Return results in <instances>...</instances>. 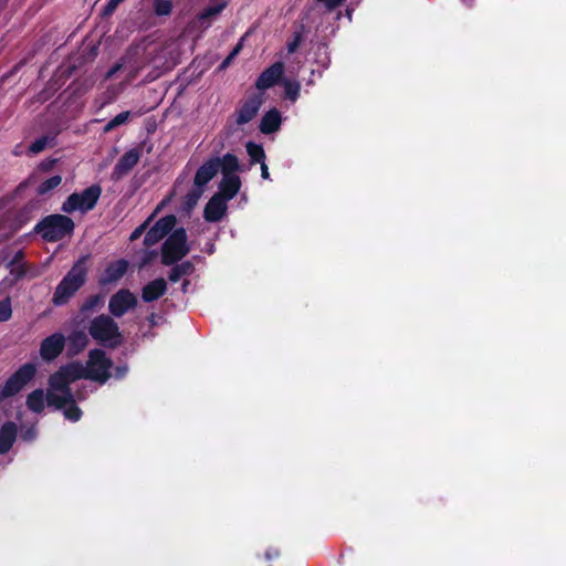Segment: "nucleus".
I'll list each match as a JSON object with an SVG mask.
<instances>
[{
	"instance_id": "nucleus-1",
	"label": "nucleus",
	"mask_w": 566,
	"mask_h": 566,
	"mask_svg": "<svg viewBox=\"0 0 566 566\" xmlns=\"http://www.w3.org/2000/svg\"><path fill=\"white\" fill-rule=\"evenodd\" d=\"M112 361L101 349L90 352L86 366L80 363H71L61 367L49 380V400L57 408L64 409V417L71 421H77L82 411L75 405L70 385L80 379L88 378L104 384L111 377Z\"/></svg>"
},
{
	"instance_id": "nucleus-2",
	"label": "nucleus",
	"mask_w": 566,
	"mask_h": 566,
	"mask_svg": "<svg viewBox=\"0 0 566 566\" xmlns=\"http://www.w3.org/2000/svg\"><path fill=\"white\" fill-rule=\"evenodd\" d=\"M87 269L85 265V258H82L73 265L56 286L52 298L53 304L56 306L66 304L84 284Z\"/></svg>"
},
{
	"instance_id": "nucleus-3",
	"label": "nucleus",
	"mask_w": 566,
	"mask_h": 566,
	"mask_svg": "<svg viewBox=\"0 0 566 566\" xmlns=\"http://www.w3.org/2000/svg\"><path fill=\"white\" fill-rule=\"evenodd\" d=\"M74 229V222L64 214H51L36 224L35 231L42 234L46 241L53 242L71 234Z\"/></svg>"
},
{
	"instance_id": "nucleus-4",
	"label": "nucleus",
	"mask_w": 566,
	"mask_h": 566,
	"mask_svg": "<svg viewBox=\"0 0 566 566\" xmlns=\"http://www.w3.org/2000/svg\"><path fill=\"white\" fill-rule=\"evenodd\" d=\"M91 336L101 344L116 346L122 340L117 324L107 315L94 318L90 325Z\"/></svg>"
},
{
	"instance_id": "nucleus-5",
	"label": "nucleus",
	"mask_w": 566,
	"mask_h": 566,
	"mask_svg": "<svg viewBox=\"0 0 566 566\" xmlns=\"http://www.w3.org/2000/svg\"><path fill=\"white\" fill-rule=\"evenodd\" d=\"M35 373L34 364L22 365L3 385H0V401L20 392L33 379Z\"/></svg>"
},
{
	"instance_id": "nucleus-6",
	"label": "nucleus",
	"mask_w": 566,
	"mask_h": 566,
	"mask_svg": "<svg viewBox=\"0 0 566 566\" xmlns=\"http://www.w3.org/2000/svg\"><path fill=\"white\" fill-rule=\"evenodd\" d=\"M101 192L102 190L98 186H92L82 192L72 193L62 205V211L66 213H72L74 211L86 212L94 208Z\"/></svg>"
},
{
	"instance_id": "nucleus-7",
	"label": "nucleus",
	"mask_w": 566,
	"mask_h": 566,
	"mask_svg": "<svg viewBox=\"0 0 566 566\" xmlns=\"http://www.w3.org/2000/svg\"><path fill=\"white\" fill-rule=\"evenodd\" d=\"M189 251L187 234L184 229L175 230L163 247V262L172 264L184 258Z\"/></svg>"
},
{
	"instance_id": "nucleus-8",
	"label": "nucleus",
	"mask_w": 566,
	"mask_h": 566,
	"mask_svg": "<svg viewBox=\"0 0 566 566\" xmlns=\"http://www.w3.org/2000/svg\"><path fill=\"white\" fill-rule=\"evenodd\" d=\"M227 7L226 0H217L210 3L206 9H203L197 18L192 21L191 28L200 31L207 30L213 21L219 17V14Z\"/></svg>"
},
{
	"instance_id": "nucleus-9",
	"label": "nucleus",
	"mask_w": 566,
	"mask_h": 566,
	"mask_svg": "<svg viewBox=\"0 0 566 566\" xmlns=\"http://www.w3.org/2000/svg\"><path fill=\"white\" fill-rule=\"evenodd\" d=\"M137 303L136 296L128 290H120L109 300V311L114 316L120 317Z\"/></svg>"
},
{
	"instance_id": "nucleus-10",
	"label": "nucleus",
	"mask_w": 566,
	"mask_h": 566,
	"mask_svg": "<svg viewBox=\"0 0 566 566\" xmlns=\"http://www.w3.org/2000/svg\"><path fill=\"white\" fill-rule=\"evenodd\" d=\"M64 345L65 337L61 333H55L44 338L40 346L42 359L46 361L55 359L62 353Z\"/></svg>"
},
{
	"instance_id": "nucleus-11",
	"label": "nucleus",
	"mask_w": 566,
	"mask_h": 566,
	"mask_svg": "<svg viewBox=\"0 0 566 566\" xmlns=\"http://www.w3.org/2000/svg\"><path fill=\"white\" fill-rule=\"evenodd\" d=\"M175 216H167L161 218L146 233L145 243L147 245L157 243L175 227Z\"/></svg>"
},
{
	"instance_id": "nucleus-12",
	"label": "nucleus",
	"mask_w": 566,
	"mask_h": 566,
	"mask_svg": "<svg viewBox=\"0 0 566 566\" xmlns=\"http://www.w3.org/2000/svg\"><path fill=\"white\" fill-rule=\"evenodd\" d=\"M140 154L137 149H130L126 151L115 165L112 179L119 180L126 176L139 161Z\"/></svg>"
},
{
	"instance_id": "nucleus-13",
	"label": "nucleus",
	"mask_w": 566,
	"mask_h": 566,
	"mask_svg": "<svg viewBox=\"0 0 566 566\" xmlns=\"http://www.w3.org/2000/svg\"><path fill=\"white\" fill-rule=\"evenodd\" d=\"M23 274V270L14 259L7 264L0 262V292L11 286Z\"/></svg>"
},
{
	"instance_id": "nucleus-14",
	"label": "nucleus",
	"mask_w": 566,
	"mask_h": 566,
	"mask_svg": "<svg viewBox=\"0 0 566 566\" xmlns=\"http://www.w3.org/2000/svg\"><path fill=\"white\" fill-rule=\"evenodd\" d=\"M261 105L262 99L260 96H253L245 101L237 112V124L244 125L251 122L256 116Z\"/></svg>"
},
{
	"instance_id": "nucleus-15",
	"label": "nucleus",
	"mask_w": 566,
	"mask_h": 566,
	"mask_svg": "<svg viewBox=\"0 0 566 566\" xmlns=\"http://www.w3.org/2000/svg\"><path fill=\"white\" fill-rule=\"evenodd\" d=\"M227 211V200L220 195H214L206 205L205 219L209 222L219 221Z\"/></svg>"
},
{
	"instance_id": "nucleus-16",
	"label": "nucleus",
	"mask_w": 566,
	"mask_h": 566,
	"mask_svg": "<svg viewBox=\"0 0 566 566\" xmlns=\"http://www.w3.org/2000/svg\"><path fill=\"white\" fill-rule=\"evenodd\" d=\"M220 168L219 158H211L199 167L195 176V185L205 187L218 172Z\"/></svg>"
},
{
	"instance_id": "nucleus-17",
	"label": "nucleus",
	"mask_w": 566,
	"mask_h": 566,
	"mask_svg": "<svg viewBox=\"0 0 566 566\" xmlns=\"http://www.w3.org/2000/svg\"><path fill=\"white\" fill-rule=\"evenodd\" d=\"M284 66L282 63H274L272 66L266 69L258 78L256 87L259 90H265L273 86L276 81L282 76Z\"/></svg>"
},
{
	"instance_id": "nucleus-18",
	"label": "nucleus",
	"mask_w": 566,
	"mask_h": 566,
	"mask_svg": "<svg viewBox=\"0 0 566 566\" xmlns=\"http://www.w3.org/2000/svg\"><path fill=\"white\" fill-rule=\"evenodd\" d=\"M241 180L238 175H226L222 176V180L219 186V192L224 200H231L240 190Z\"/></svg>"
},
{
	"instance_id": "nucleus-19",
	"label": "nucleus",
	"mask_w": 566,
	"mask_h": 566,
	"mask_svg": "<svg viewBox=\"0 0 566 566\" xmlns=\"http://www.w3.org/2000/svg\"><path fill=\"white\" fill-rule=\"evenodd\" d=\"M46 401L49 405L53 406V403H51L49 400V394L45 397L44 391L42 389H35L32 392H30L27 397L28 408L36 413L43 411ZM54 407L59 409L55 405ZM61 409L64 411L63 408Z\"/></svg>"
},
{
	"instance_id": "nucleus-20",
	"label": "nucleus",
	"mask_w": 566,
	"mask_h": 566,
	"mask_svg": "<svg viewBox=\"0 0 566 566\" xmlns=\"http://www.w3.org/2000/svg\"><path fill=\"white\" fill-rule=\"evenodd\" d=\"M127 262L124 260H118L112 264H109L102 275L103 283H113L118 281L127 271Z\"/></svg>"
},
{
	"instance_id": "nucleus-21",
	"label": "nucleus",
	"mask_w": 566,
	"mask_h": 566,
	"mask_svg": "<svg viewBox=\"0 0 566 566\" xmlns=\"http://www.w3.org/2000/svg\"><path fill=\"white\" fill-rule=\"evenodd\" d=\"M167 289L166 281L164 279H157L148 283L143 289V300L145 302H153L160 297Z\"/></svg>"
},
{
	"instance_id": "nucleus-22",
	"label": "nucleus",
	"mask_w": 566,
	"mask_h": 566,
	"mask_svg": "<svg viewBox=\"0 0 566 566\" xmlns=\"http://www.w3.org/2000/svg\"><path fill=\"white\" fill-rule=\"evenodd\" d=\"M17 437V426L7 422L0 429V454L6 453L13 444Z\"/></svg>"
},
{
	"instance_id": "nucleus-23",
	"label": "nucleus",
	"mask_w": 566,
	"mask_h": 566,
	"mask_svg": "<svg viewBox=\"0 0 566 566\" xmlns=\"http://www.w3.org/2000/svg\"><path fill=\"white\" fill-rule=\"evenodd\" d=\"M281 125V114L276 109H271L261 119L260 129L264 134H271L279 129Z\"/></svg>"
},
{
	"instance_id": "nucleus-24",
	"label": "nucleus",
	"mask_w": 566,
	"mask_h": 566,
	"mask_svg": "<svg viewBox=\"0 0 566 566\" xmlns=\"http://www.w3.org/2000/svg\"><path fill=\"white\" fill-rule=\"evenodd\" d=\"M88 343L87 336L84 332H74L69 337L70 350L73 354H77L84 347H86Z\"/></svg>"
},
{
	"instance_id": "nucleus-25",
	"label": "nucleus",
	"mask_w": 566,
	"mask_h": 566,
	"mask_svg": "<svg viewBox=\"0 0 566 566\" xmlns=\"http://www.w3.org/2000/svg\"><path fill=\"white\" fill-rule=\"evenodd\" d=\"M222 176L235 175L234 172L239 169V163L235 156L231 154L224 155L219 159Z\"/></svg>"
},
{
	"instance_id": "nucleus-26",
	"label": "nucleus",
	"mask_w": 566,
	"mask_h": 566,
	"mask_svg": "<svg viewBox=\"0 0 566 566\" xmlns=\"http://www.w3.org/2000/svg\"><path fill=\"white\" fill-rule=\"evenodd\" d=\"M62 182V177L60 175L52 176L43 181L36 188V192L41 196L48 195L50 191L57 188Z\"/></svg>"
},
{
	"instance_id": "nucleus-27",
	"label": "nucleus",
	"mask_w": 566,
	"mask_h": 566,
	"mask_svg": "<svg viewBox=\"0 0 566 566\" xmlns=\"http://www.w3.org/2000/svg\"><path fill=\"white\" fill-rule=\"evenodd\" d=\"M203 191L205 189L202 187L195 185V187L187 193L184 205L188 211L197 205Z\"/></svg>"
},
{
	"instance_id": "nucleus-28",
	"label": "nucleus",
	"mask_w": 566,
	"mask_h": 566,
	"mask_svg": "<svg viewBox=\"0 0 566 566\" xmlns=\"http://www.w3.org/2000/svg\"><path fill=\"white\" fill-rule=\"evenodd\" d=\"M192 271V265L188 262L186 263H182L180 265H177L175 266L170 274H169V280L171 282H177L179 281L184 275H188L189 273H191Z\"/></svg>"
},
{
	"instance_id": "nucleus-29",
	"label": "nucleus",
	"mask_w": 566,
	"mask_h": 566,
	"mask_svg": "<svg viewBox=\"0 0 566 566\" xmlns=\"http://www.w3.org/2000/svg\"><path fill=\"white\" fill-rule=\"evenodd\" d=\"M247 151L254 163H263L265 158V154L263 148L260 145L248 143Z\"/></svg>"
},
{
	"instance_id": "nucleus-30",
	"label": "nucleus",
	"mask_w": 566,
	"mask_h": 566,
	"mask_svg": "<svg viewBox=\"0 0 566 566\" xmlns=\"http://www.w3.org/2000/svg\"><path fill=\"white\" fill-rule=\"evenodd\" d=\"M283 84L286 97H289L291 101H296L300 94V84L292 81H284Z\"/></svg>"
},
{
	"instance_id": "nucleus-31",
	"label": "nucleus",
	"mask_w": 566,
	"mask_h": 566,
	"mask_svg": "<svg viewBox=\"0 0 566 566\" xmlns=\"http://www.w3.org/2000/svg\"><path fill=\"white\" fill-rule=\"evenodd\" d=\"M129 118V112H123L116 115L112 120L107 123L105 126V132H109L115 127L125 124Z\"/></svg>"
},
{
	"instance_id": "nucleus-32",
	"label": "nucleus",
	"mask_w": 566,
	"mask_h": 566,
	"mask_svg": "<svg viewBox=\"0 0 566 566\" xmlns=\"http://www.w3.org/2000/svg\"><path fill=\"white\" fill-rule=\"evenodd\" d=\"M51 138L44 136V137H41L39 139H36L35 142H33L30 147H29V151L32 153V154H39L41 153L42 150H44L49 144L51 143Z\"/></svg>"
},
{
	"instance_id": "nucleus-33",
	"label": "nucleus",
	"mask_w": 566,
	"mask_h": 566,
	"mask_svg": "<svg viewBox=\"0 0 566 566\" xmlns=\"http://www.w3.org/2000/svg\"><path fill=\"white\" fill-rule=\"evenodd\" d=\"M171 2L169 0H156L155 12L158 15H168L171 12Z\"/></svg>"
},
{
	"instance_id": "nucleus-34",
	"label": "nucleus",
	"mask_w": 566,
	"mask_h": 566,
	"mask_svg": "<svg viewBox=\"0 0 566 566\" xmlns=\"http://www.w3.org/2000/svg\"><path fill=\"white\" fill-rule=\"evenodd\" d=\"M12 316L10 300L0 301V322H6Z\"/></svg>"
},
{
	"instance_id": "nucleus-35",
	"label": "nucleus",
	"mask_w": 566,
	"mask_h": 566,
	"mask_svg": "<svg viewBox=\"0 0 566 566\" xmlns=\"http://www.w3.org/2000/svg\"><path fill=\"white\" fill-rule=\"evenodd\" d=\"M145 228H146V222L133 231V233L130 234V240L134 241V240H137L138 238H140V235L145 231Z\"/></svg>"
},
{
	"instance_id": "nucleus-36",
	"label": "nucleus",
	"mask_w": 566,
	"mask_h": 566,
	"mask_svg": "<svg viewBox=\"0 0 566 566\" xmlns=\"http://www.w3.org/2000/svg\"><path fill=\"white\" fill-rule=\"evenodd\" d=\"M319 2H323L328 9H333L337 6H339L344 0H318Z\"/></svg>"
},
{
	"instance_id": "nucleus-37",
	"label": "nucleus",
	"mask_w": 566,
	"mask_h": 566,
	"mask_svg": "<svg viewBox=\"0 0 566 566\" xmlns=\"http://www.w3.org/2000/svg\"><path fill=\"white\" fill-rule=\"evenodd\" d=\"M55 160H48V161H43L39 165V170L40 171H46L49 169H51V167L54 165Z\"/></svg>"
},
{
	"instance_id": "nucleus-38",
	"label": "nucleus",
	"mask_w": 566,
	"mask_h": 566,
	"mask_svg": "<svg viewBox=\"0 0 566 566\" xmlns=\"http://www.w3.org/2000/svg\"><path fill=\"white\" fill-rule=\"evenodd\" d=\"M261 170H262V177L264 179H268L269 178V170H268V166L265 165V163H261Z\"/></svg>"
},
{
	"instance_id": "nucleus-39",
	"label": "nucleus",
	"mask_w": 566,
	"mask_h": 566,
	"mask_svg": "<svg viewBox=\"0 0 566 566\" xmlns=\"http://www.w3.org/2000/svg\"><path fill=\"white\" fill-rule=\"evenodd\" d=\"M297 46H298V40L296 39L295 41H293L292 43H290L287 45V50L290 53H293Z\"/></svg>"
},
{
	"instance_id": "nucleus-40",
	"label": "nucleus",
	"mask_w": 566,
	"mask_h": 566,
	"mask_svg": "<svg viewBox=\"0 0 566 566\" xmlns=\"http://www.w3.org/2000/svg\"><path fill=\"white\" fill-rule=\"evenodd\" d=\"M126 373H127V367H125V366H124V367H118V368L116 369V377H117V378H120V377H123Z\"/></svg>"
},
{
	"instance_id": "nucleus-41",
	"label": "nucleus",
	"mask_w": 566,
	"mask_h": 566,
	"mask_svg": "<svg viewBox=\"0 0 566 566\" xmlns=\"http://www.w3.org/2000/svg\"><path fill=\"white\" fill-rule=\"evenodd\" d=\"M242 48V44L241 43H238L237 46L232 50V52L230 53V57H233L240 52Z\"/></svg>"
},
{
	"instance_id": "nucleus-42",
	"label": "nucleus",
	"mask_w": 566,
	"mask_h": 566,
	"mask_svg": "<svg viewBox=\"0 0 566 566\" xmlns=\"http://www.w3.org/2000/svg\"><path fill=\"white\" fill-rule=\"evenodd\" d=\"M120 69V65L117 64L115 65L114 67H112L108 73H107V77H112L118 70Z\"/></svg>"
},
{
	"instance_id": "nucleus-43",
	"label": "nucleus",
	"mask_w": 566,
	"mask_h": 566,
	"mask_svg": "<svg viewBox=\"0 0 566 566\" xmlns=\"http://www.w3.org/2000/svg\"><path fill=\"white\" fill-rule=\"evenodd\" d=\"M35 437V432L33 430L31 431H27L24 434H23V438L25 440H32L33 438Z\"/></svg>"
},
{
	"instance_id": "nucleus-44",
	"label": "nucleus",
	"mask_w": 566,
	"mask_h": 566,
	"mask_svg": "<svg viewBox=\"0 0 566 566\" xmlns=\"http://www.w3.org/2000/svg\"><path fill=\"white\" fill-rule=\"evenodd\" d=\"M232 60H233V57H230V55H229V56H228V57L222 62L221 67H222V69L227 67V66L230 64V62H231Z\"/></svg>"
},
{
	"instance_id": "nucleus-45",
	"label": "nucleus",
	"mask_w": 566,
	"mask_h": 566,
	"mask_svg": "<svg viewBox=\"0 0 566 566\" xmlns=\"http://www.w3.org/2000/svg\"><path fill=\"white\" fill-rule=\"evenodd\" d=\"M169 199L170 198L163 200L161 203L157 207L156 211L159 210L163 206H165L169 201Z\"/></svg>"
},
{
	"instance_id": "nucleus-46",
	"label": "nucleus",
	"mask_w": 566,
	"mask_h": 566,
	"mask_svg": "<svg viewBox=\"0 0 566 566\" xmlns=\"http://www.w3.org/2000/svg\"><path fill=\"white\" fill-rule=\"evenodd\" d=\"M462 2L470 4L471 0H462Z\"/></svg>"
}]
</instances>
